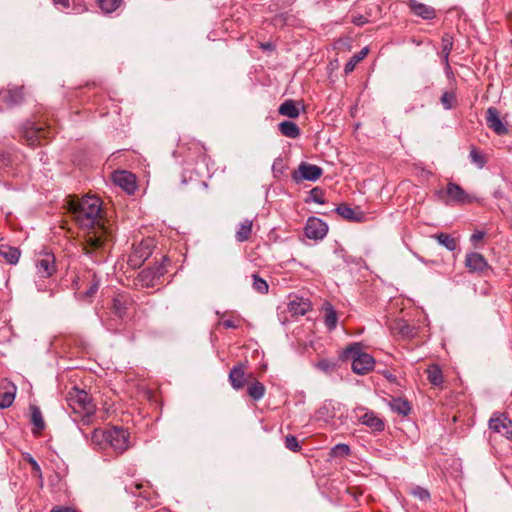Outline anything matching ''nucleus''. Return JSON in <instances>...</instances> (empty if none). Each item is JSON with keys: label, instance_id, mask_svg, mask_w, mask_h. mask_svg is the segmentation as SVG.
<instances>
[{"label": "nucleus", "instance_id": "obj_1", "mask_svg": "<svg viewBox=\"0 0 512 512\" xmlns=\"http://www.w3.org/2000/svg\"><path fill=\"white\" fill-rule=\"evenodd\" d=\"M67 207L75 222L85 231L86 254L103 249L110 241L112 232L106 226L100 199L89 195L81 199L71 198L67 202Z\"/></svg>", "mask_w": 512, "mask_h": 512}, {"label": "nucleus", "instance_id": "obj_2", "mask_svg": "<svg viewBox=\"0 0 512 512\" xmlns=\"http://www.w3.org/2000/svg\"><path fill=\"white\" fill-rule=\"evenodd\" d=\"M343 357L352 362V371L358 375L367 374L375 365V359L363 351L360 343H353L348 346L343 352Z\"/></svg>", "mask_w": 512, "mask_h": 512}, {"label": "nucleus", "instance_id": "obj_3", "mask_svg": "<svg viewBox=\"0 0 512 512\" xmlns=\"http://www.w3.org/2000/svg\"><path fill=\"white\" fill-rule=\"evenodd\" d=\"M68 401L72 410L80 414L82 421L88 424L90 417L95 413L96 406L87 392L74 388L68 394Z\"/></svg>", "mask_w": 512, "mask_h": 512}, {"label": "nucleus", "instance_id": "obj_4", "mask_svg": "<svg viewBox=\"0 0 512 512\" xmlns=\"http://www.w3.org/2000/svg\"><path fill=\"white\" fill-rule=\"evenodd\" d=\"M51 133L50 128L29 123L24 129V138L29 146H35L41 144L42 140L48 139Z\"/></svg>", "mask_w": 512, "mask_h": 512}, {"label": "nucleus", "instance_id": "obj_5", "mask_svg": "<svg viewBox=\"0 0 512 512\" xmlns=\"http://www.w3.org/2000/svg\"><path fill=\"white\" fill-rule=\"evenodd\" d=\"M36 273L41 278H48L56 272L55 257L51 253H40L36 260Z\"/></svg>", "mask_w": 512, "mask_h": 512}, {"label": "nucleus", "instance_id": "obj_6", "mask_svg": "<svg viewBox=\"0 0 512 512\" xmlns=\"http://www.w3.org/2000/svg\"><path fill=\"white\" fill-rule=\"evenodd\" d=\"M108 444L118 453L129 447V434L122 428L113 427L109 430Z\"/></svg>", "mask_w": 512, "mask_h": 512}, {"label": "nucleus", "instance_id": "obj_7", "mask_svg": "<svg viewBox=\"0 0 512 512\" xmlns=\"http://www.w3.org/2000/svg\"><path fill=\"white\" fill-rule=\"evenodd\" d=\"M328 232L327 224L319 218L310 217L305 226V235L309 239H323Z\"/></svg>", "mask_w": 512, "mask_h": 512}, {"label": "nucleus", "instance_id": "obj_8", "mask_svg": "<svg viewBox=\"0 0 512 512\" xmlns=\"http://www.w3.org/2000/svg\"><path fill=\"white\" fill-rule=\"evenodd\" d=\"M322 173H323V170L321 167L314 165V164L302 162L298 166V170L294 175V179L296 181H299V180L316 181L321 177Z\"/></svg>", "mask_w": 512, "mask_h": 512}, {"label": "nucleus", "instance_id": "obj_9", "mask_svg": "<svg viewBox=\"0 0 512 512\" xmlns=\"http://www.w3.org/2000/svg\"><path fill=\"white\" fill-rule=\"evenodd\" d=\"M252 379L253 374H246L245 365L242 363H239L238 365L234 366L229 373V381L231 383V386L236 390L242 389L245 383L249 382Z\"/></svg>", "mask_w": 512, "mask_h": 512}, {"label": "nucleus", "instance_id": "obj_10", "mask_svg": "<svg viewBox=\"0 0 512 512\" xmlns=\"http://www.w3.org/2000/svg\"><path fill=\"white\" fill-rule=\"evenodd\" d=\"M486 124L497 135L508 133L506 123L500 118V113L495 107H489L486 111Z\"/></svg>", "mask_w": 512, "mask_h": 512}, {"label": "nucleus", "instance_id": "obj_11", "mask_svg": "<svg viewBox=\"0 0 512 512\" xmlns=\"http://www.w3.org/2000/svg\"><path fill=\"white\" fill-rule=\"evenodd\" d=\"M446 198L442 197L445 202H455V203H467L470 202L471 199L468 194L456 183L449 182L447 184V188L445 191Z\"/></svg>", "mask_w": 512, "mask_h": 512}, {"label": "nucleus", "instance_id": "obj_12", "mask_svg": "<svg viewBox=\"0 0 512 512\" xmlns=\"http://www.w3.org/2000/svg\"><path fill=\"white\" fill-rule=\"evenodd\" d=\"M114 183L121 187L128 194H132L136 189L135 176L127 171H117L113 174Z\"/></svg>", "mask_w": 512, "mask_h": 512}, {"label": "nucleus", "instance_id": "obj_13", "mask_svg": "<svg viewBox=\"0 0 512 512\" xmlns=\"http://www.w3.org/2000/svg\"><path fill=\"white\" fill-rule=\"evenodd\" d=\"M489 428L507 438H512V421L504 416L492 417L489 421Z\"/></svg>", "mask_w": 512, "mask_h": 512}, {"label": "nucleus", "instance_id": "obj_14", "mask_svg": "<svg viewBox=\"0 0 512 512\" xmlns=\"http://www.w3.org/2000/svg\"><path fill=\"white\" fill-rule=\"evenodd\" d=\"M465 265L470 272H483L488 267V263L483 255L477 252L466 255Z\"/></svg>", "mask_w": 512, "mask_h": 512}, {"label": "nucleus", "instance_id": "obj_15", "mask_svg": "<svg viewBox=\"0 0 512 512\" xmlns=\"http://www.w3.org/2000/svg\"><path fill=\"white\" fill-rule=\"evenodd\" d=\"M390 330L392 334L403 338H412L416 334L414 327L410 326L403 319L394 320L390 325Z\"/></svg>", "mask_w": 512, "mask_h": 512}, {"label": "nucleus", "instance_id": "obj_16", "mask_svg": "<svg viewBox=\"0 0 512 512\" xmlns=\"http://www.w3.org/2000/svg\"><path fill=\"white\" fill-rule=\"evenodd\" d=\"M23 100L22 88L7 89L0 92V101L8 107L21 103Z\"/></svg>", "mask_w": 512, "mask_h": 512}, {"label": "nucleus", "instance_id": "obj_17", "mask_svg": "<svg viewBox=\"0 0 512 512\" xmlns=\"http://www.w3.org/2000/svg\"><path fill=\"white\" fill-rule=\"evenodd\" d=\"M409 7L415 15L426 20L433 19L436 15L435 9L433 7L419 3L415 0H411L409 2Z\"/></svg>", "mask_w": 512, "mask_h": 512}, {"label": "nucleus", "instance_id": "obj_18", "mask_svg": "<svg viewBox=\"0 0 512 512\" xmlns=\"http://www.w3.org/2000/svg\"><path fill=\"white\" fill-rule=\"evenodd\" d=\"M360 423L369 427L375 432L384 430V422L374 412L368 411L359 419Z\"/></svg>", "mask_w": 512, "mask_h": 512}, {"label": "nucleus", "instance_id": "obj_19", "mask_svg": "<svg viewBox=\"0 0 512 512\" xmlns=\"http://www.w3.org/2000/svg\"><path fill=\"white\" fill-rule=\"evenodd\" d=\"M165 268L162 265H158L155 268H149L142 270L139 275L143 281H145L146 285L153 286L155 280L160 279L164 275Z\"/></svg>", "mask_w": 512, "mask_h": 512}, {"label": "nucleus", "instance_id": "obj_20", "mask_svg": "<svg viewBox=\"0 0 512 512\" xmlns=\"http://www.w3.org/2000/svg\"><path fill=\"white\" fill-rule=\"evenodd\" d=\"M336 212L344 219L350 221L360 222L364 219V214L361 211L355 210L348 205L341 204L336 208Z\"/></svg>", "mask_w": 512, "mask_h": 512}, {"label": "nucleus", "instance_id": "obj_21", "mask_svg": "<svg viewBox=\"0 0 512 512\" xmlns=\"http://www.w3.org/2000/svg\"><path fill=\"white\" fill-rule=\"evenodd\" d=\"M0 255L10 264H16L20 257V251L5 243H0Z\"/></svg>", "mask_w": 512, "mask_h": 512}, {"label": "nucleus", "instance_id": "obj_22", "mask_svg": "<svg viewBox=\"0 0 512 512\" xmlns=\"http://www.w3.org/2000/svg\"><path fill=\"white\" fill-rule=\"evenodd\" d=\"M278 112L282 116H286L289 118H297L300 114L298 105L294 100H285L278 109Z\"/></svg>", "mask_w": 512, "mask_h": 512}, {"label": "nucleus", "instance_id": "obj_23", "mask_svg": "<svg viewBox=\"0 0 512 512\" xmlns=\"http://www.w3.org/2000/svg\"><path fill=\"white\" fill-rule=\"evenodd\" d=\"M323 310L324 323L329 330H333L336 327L338 321L337 313L333 306L328 302L324 303Z\"/></svg>", "mask_w": 512, "mask_h": 512}, {"label": "nucleus", "instance_id": "obj_24", "mask_svg": "<svg viewBox=\"0 0 512 512\" xmlns=\"http://www.w3.org/2000/svg\"><path fill=\"white\" fill-rule=\"evenodd\" d=\"M389 406L394 412L402 416H407L411 410L409 402L402 398H392L389 402Z\"/></svg>", "mask_w": 512, "mask_h": 512}, {"label": "nucleus", "instance_id": "obj_25", "mask_svg": "<svg viewBox=\"0 0 512 512\" xmlns=\"http://www.w3.org/2000/svg\"><path fill=\"white\" fill-rule=\"evenodd\" d=\"M252 226L253 222L249 219H245L243 222H241L235 234L236 240L238 242L247 241L251 235Z\"/></svg>", "mask_w": 512, "mask_h": 512}, {"label": "nucleus", "instance_id": "obj_26", "mask_svg": "<svg viewBox=\"0 0 512 512\" xmlns=\"http://www.w3.org/2000/svg\"><path fill=\"white\" fill-rule=\"evenodd\" d=\"M279 130L282 135L289 138H297L300 135L299 127L292 121H283L279 124Z\"/></svg>", "mask_w": 512, "mask_h": 512}, {"label": "nucleus", "instance_id": "obj_27", "mask_svg": "<svg viewBox=\"0 0 512 512\" xmlns=\"http://www.w3.org/2000/svg\"><path fill=\"white\" fill-rule=\"evenodd\" d=\"M247 393L253 400L258 401L265 395V386L261 382L253 380L249 383Z\"/></svg>", "mask_w": 512, "mask_h": 512}, {"label": "nucleus", "instance_id": "obj_28", "mask_svg": "<svg viewBox=\"0 0 512 512\" xmlns=\"http://www.w3.org/2000/svg\"><path fill=\"white\" fill-rule=\"evenodd\" d=\"M427 377L430 383L434 386H440L443 383V374L439 366L430 365L427 370Z\"/></svg>", "mask_w": 512, "mask_h": 512}, {"label": "nucleus", "instance_id": "obj_29", "mask_svg": "<svg viewBox=\"0 0 512 512\" xmlns=\"http://www.w3.org/2000/svg\"><path fill=\"white\" fill-rule=\"evenodd\" d=\"M309 309L310 304L303 300L291 301L289 303V311L292 313V315L303 316L309 311Z\"/></svg>", "mask_w": 512, "mask_h": 512}, {"label": "nucleus", "instance_id": "obj_30", "mask_svg": "<svg viewBox=\"0 0 512 512\" xmlns=\"http://www.w3.org/2000/svg\"><path fill=\"white\" fill-rule=\"evenodd\" d=\"M368 54V48H363L361 51H359L357 54H355L345 65L344 71L346 74L351 73L355 66L363 60Z\"/></svg>", "mask_w": 512, "mask_h": 512}, {"label": "nucleus", "instance_id": "obj_31", "mask_svg": "<svg viewBox=\"0 0 512 512\" xmlns=\"http://www.w3.org/2000/svg\"><path fill=\"white\" fill-rule=\"evenodd\" d=\"M109 430L95 429L91 435V441L97 446L108 444Z\"/></svg>", "mask_w": 512, "mask_h": 512}, {"label": "nucleus", "instance_id": "obj_32", "mask_svg": "<svg viewBox=\"0 0 512 512\" xmlns=\"http://www.w3.org/2000/svg\"><path fill=\"white\" fill-rule=\"evenodd\" d=\"M439 244L443 245L450 251H454L456 249V241L449 234L440 233L434 236Z\"/></svg>", "mask_w": 512, "mask_h": 512}, {"label": "nucleus", "instance_id": "obj_33", "mask_svg": "<svg viewBox=\"0 0 512 512\" xmlns=\"http://www.w3.org/2000/svg\"><path fill=\"white\" fill-rule=\"evenodd\" d=\"M31 411V422L38 429L42 430L45 427V423L42 417L41 410L37 406H32Z\"/></svg>", "mask_w": 512, "mask_h": 512}, {"label": "nucleus", "instance_id": "obj_34", "mask_svg": "<svg viewBox=\"0 0 512 512\" xmlns=\"http://www.w3.org/2000/svg\"><path fill=\"white\" fill-rule=\"evenodd\" d=\"M453 48V38L449 34L442 37V55L445 63L448 65L449 54Z\"/></svg>", "mask_w": 512, "mask_h": 512}, {"label": "nucleus", "instance_id": "obj_35", "mask_svg": "<svg viewBox=\"0 0 512 512\" xmlns=\"http://www.w3.org/2000/svg\"><path fill=\"white\" fill-rule=\"evenodd\" d=\"M252 280V287L256 292L260 294H265L268 292L269 286L264 279L260 278L257 274H253Z\"/></svg>", "mask_w": 512, "mask_h": 512}, {"label": "nucleus", "instance_id": "obj_36", "mask_svg": "<svg viewBox=\"0 0 512 512\" xmlns=\"http://www.w3.org/2000/svg\"><path fill=\"white\" fill-rule=\"evenodd\" d=\"M91 277H92V279L89 282V286L83 294V297H85V298L93 297L95 295V293L97 292L99 285H100V280L97 278V276L95 274H92Z\"/></svg>", "mask_w": 512, "mask_h": 512}, {"label": "nucleus", "instance_id": "obj_37", "mask_svg": "<svg viewBox=\"0 0 512 512\" xmlns=\"http://www.w3.org/2000/svg\"><path fill=\"white\" fill-rule=\"evenodd\" d=\"M100 8L106 12H113L119 5L121 0H98Z\"/></svg>", "mask_w": 512, "mask_h": 512}, {"label": "nucleus", "instance_id": "obj_38", "mask_svg": "<svg viewBox=\"0 0 512 512\" xmlns=\"http://www.w3.org/2000/svg\"><path fill=\"white\" fill-rule=\"evenodd\" d=\"M470 159L478 168H483L486 163L484 156L476 148L471 149Z\"/></svg>", "mask_w": 512, "mask_h": 512}, {"label": "nucleus", "instance_id": "obj_39", "mask_svg": "<svg viewBox=\"0 0 512 512\" xmlns=\"http://www.w3.org/2000/svg\"><path fill=\"white\" fill-rule=\"evenodd\" d=\"M411 494L419 500L426 502L430 499V493L427 489L417 486L411 490Z\"/></svg>", "mask_w": 512, "mask_h": 512}, {"label": "nucleus", "instance_id": "obj_40", "mask_svg": "<svg viewBox=\"0 0 512 512\" xmlns=\"http://www.w3.org/2000/svg\"><path fill=\"white\" fill-rule=\"evenodd\" d=\"M15 398L14 392L0 393V408H8L12 405Z\"/></svg>", "mask_w": 512, "mask_h": 512}, {"label": "nucleus", "instance_id": "obj_41", "mask_svg": "<svg viewBox=\"0 0 512 512\" xmlns=\"http://www.w3.org/2000/svg\"><path fill=\"white\" fill-rule=\"evenodd\" d=\"M285 447L293 452H298L301 449L297 438L293 435H287L285 437Z\"/></svg>", "mask_w": 512, "mask_h": 512}, {"label": "nucleus", "instance_id": "obj_42", "mask_svg": "<svg viewBox=\"0 0 512 512\" xmlns=\"http://www.w3.org/2000/svg\"><path fill=\"white\" fill-rule=\"evenodd\" d=\"M455 102V95L450 92L443 93L441 97V103L445 109H451Z\"/></svg>", "mask_w": 512, "mask_h": 512}, {"label": "nucleus", "instance_id": "obj_43", "mask_svg": "<svg viewBox=\"0 0 512 512\" xmlns=\"http://www.w3.org/2000/svg\"><path fill=\"white\" fill-rule=\"evenodd\" d=\"M240 321H241V318L236 317V318H231V319L220 320L219 324L223 325L227 329H230V328L236 329L239 327Z\"/></svg>", "mask_w": 512, "mask_h": 512}, {"label": "nucleus", "instance_id": "obj_44", "mask_svg": "<svg viewBox=\"0 0 512 512\" xmlns=\"http://www.w3.org/2000/svg\"><path fill=\"white\" fill-rule=\"evenodd\" d=\"M113 309L116 315L119 317H123L126 313V307L124 306V303L118 298L114 299Z\"/></svg>", "mask_w": 512, "mask_h": 512}, {"label": "nucleus", "instance_id": "obj_45", "mask_svg": "<svg viewBox=\"0 0 512 512\" xmlns=\"http://www.w3.org/2000/svg\"><path fill=\"white\" fill-rule=\"evenodd\" d=\"M333 451H334L335 455H346L347 456L350 453V448L346 444H337L333 448Z\"/></svg>", "mask_w": 512, "mask_h": 512}, {"label": "nucleus", "instance_id": "obj_46", "mask_svg": "<svg viewBox=\"0 0 512 512\" xmlns=\"http://www.w3.org/2000/svg\"><path fill=\"white\" fill-rule=\"evenodd\" d=\"M311 196H312V198H313V200L315 202H317L319 204H323L324 203L323 195L321 194L319 189H317V188L312 189Z\"/></svg>", "mask_w": 512, "mask_h": 512}, {"label": "nucleus", "instance_id": "obj_47", "mask_svg": "<svg viewBox=\"0 0 512 512\" xmlns=\"http://www.w3.org/2000/svg\"><path fill=\"white\" fill-rule=\"evenodd\" d=\"M142 488H143V484H141V483H132L131 485L126 486L125 490L128 493H131L133 495H137V491L142 489Z\"/></svg>", "mask_w": 512, "mask_h": 512}, {"label": "nucleus", "instance_id": "obj_48", "mask_svg": "<svg viewBox=\"0 0 512 512\" xmlns=\"http://www.w3.org/2000/svg\"><path fill=\"white\" fill-rule=\"evenodd\" d=\"M484 235H485L484 232L476 231L475 233H473L471 235L470 240H471V242L476 243V242L482 240Z\"/></svg>", "mask_w": 512, "mask_h": 512}, {"label": "nucleus", "instance_id": "obj_49", "mask_svg": "<svg viewBox=\"0 0 512 512\" xmlns=\"http://www.w3.org/2000/svg\"><path fill=\"white\" fill-rule=\"evenodd\" d=\"M28 462H29V464L31 465L32 470H33L34 472L41 474L40 466H39V464L36 462V460H35L34 458L29 457V458H28Z\"/></svg>", "mask_w": 512, "mask_h": 512}, {"label": "nucleus", "instance_id": "obj_50", "mask_svg": "<svg viewBox=\"0 0 512 512\" xmlns=\"http://www.w3.org/2000/svg\"><path fill=\"white\" fill-rule=\"evenodd\" d=\"M50 512H74V511L68 507H55Z\"/></svg>", "mask_w": 512, "mask_h": 512}, {"label": "nucleus", "instance_id": "obj_51", "mask_svg": "<svg viewBox=\"0 0 512 512\" xmlns=\"http://www.w3.org/2000/svg\"><path fill=\"white\" fill-rule=\"evenodd\" d=\"M54 4L61 5L63 8L69 7V0H53Z\"/></svg>", "mask_w": 512, "mask_h": 512}, {"label": "nucleus", "instance_id": "obj_52", "mask_svg": "<svg viewBox=\"0 0 512 512\" xmlns=\"http://www.w3.org/2000/svg\"><path fill=\"white\" fill-rule=\"evenodd\" d=\"M386 377L391 381L394 380V377L391 374L387 375Z\"/></svg>", "mask_w": 512, "mask_h": 512}, {"label": "nucleus", "instance_id": "obj_53", "mask_svg": "<svg viewBox=\"0 0 512 512\" xmlns=\"http://www.w3.org/2000/svg\"><path fill=\"white\" fill-rule=\"evenodd\" d=\"M147 255H148V254H146V255L144 256L143 254H140V258H144V259H146V258H147Z\"/></svg>", "mask_w": 512, "mask_h": 512}, {"label": "nucleus", "instance_id": "obj_54", "mask_svg": "<svg viewBox=\"0 0 512 512\" xmlns=\"http://www.w3.org/2000/svg\"><path fill=\"white\" fill-rule=\"evenodd\" d=\"M138 495H139V496H143V497H145V498H146V496H145V495H143V493H142V492H139V493H138Z\"/></svg>", "mask_w": 512, "mask_h": 512}, {"label": "nucleus", "instance_id": "obj_55", "mask_svg": "<svg viewBox=\"0 0 512 512\" xmlns=\"http://www.w3.org/2000/svg\"><path fill=\"white\" fill-rule=\"evenodd\" d=\"M134 253H135V255H137L139 253V250L136 249Z\"/></svg>", "mask_w": 512, "mask_h": 512}]
</instances>
